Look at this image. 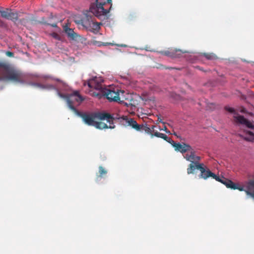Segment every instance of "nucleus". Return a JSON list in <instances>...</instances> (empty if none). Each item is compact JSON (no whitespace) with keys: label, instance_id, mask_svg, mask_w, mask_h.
Wrapping results in <instances>:
<instances>
[{"label":"nucleus","instance_id":"nucleus-25","mask_svg":"<svg viewBox=\"0 0 254 254\" xmlns=\"http://www.w3.org/2000/svg\"><path fill=\"white\" fill-rule=\"evenodd\" d=\"M203 55L209 60H215L218 58L216 55L213 53H204Z\"/></svg>","mask_w":254,"mask_h":254},{"label":"nucleus","instance_id":"nucleus-29","mask_svg":"<svg viewBox=\"0 0 254 254\" xmlns=\"http://www.w3.org/2000/svg\"><path fill=\"white\" fill-rule=\"evenodd\" d=\"M225 110L226 111H227L228 112H230L231 113H233L235 115L236 114V113L235 110L233 108H232L229 107H226L225 108Z\"/></svg>","mask_w":254,"mask_h":254},{"label":"nucleus","instance_id":"nucleus-26","mask_svg":"<svg viewBox=\"0 0 254 254\" xmlns=\"http://www.w3.org/2000/svg\"><path fill=\"white\" fill-rule=\"evenodd\" d=\"M10 11H11V10L8 8H7L5 10H0L1 17L8 19Z\"/></svg>","mask_w":254,"mask_h":254},{"label":"nucleus","instance_id":"nucleus-35","mask_svg":"<svg viewBox=\"0 0 254 254\" xmlns=\"http://www.w3.org/2000/svg\"><path fill=\"white\" fill-rule=\"evenodd\" d=\"M155 126H152L151 127H150V128H151L152 129V133L154 132V128H155Z\"/></svg>","mask_w":254,"mask_h":254},{"label":"nucleus","instance_id":"nucleus-28","mask_svg":"<svg viewBox=\"0 0 254 254\" xmlns=\"http://www.w3.org/2000/svg\"><path fill=\"white\" fill-rule=\"evenodd\" d=\"M161 53L162 55H165V56H167L168 57L171 58V56L172 55H171L172 54V49H169L168 50L162 51V52H161Z\"/></svg>","mask_w":254,"mask_h":254},{"label":"nucleus","instance_id":"nucleus-9","mask_svg":"<svg viewBox=\"0 0 254 254\" xmlns=\"http://www.w3.org/2000/svg\"><path fill=\"white\" fill-rule=\"evenodd\" d=\"M172 146L175 148L176 151H179L182 154L188 152L189 150L191 149V147L190 145L185 143L181 144L174 141Z\"/></svg>","mask_w":254,"mask_h":254},{"label":"nucleus","instance_id":"nucleus-3","mask_svg":"<svg viewBox=\"0 0 254 254\" xmlns=\"http://www.w3.org/2000/svg\"><path fill=\"white\" fill-rule=\"evenodd\" d=\"M22 78L21 72L15 69L8 63L0 61V81L20 82Z\"/></svg>","mask_w":254,"mask_h":254},{"label":"nucleus","instance_id":"nucleus-22","mask_svg":"<svg viewBox=\"0 0 254 254\" xmlns=\"http://www.w3.org/2000/svg\"><path fill=\"white\" fill-rule=\"evenodd\" d=\"M67 105L68 106V107L72 110L73 111L76 115L78 116V113H80V112H79V111H78L75 108V107L73 106V103L71 101V100L69 98H68L67 99Z\"/></svg>","mask_w":254,"mask_h":254},{"label":"nucleus","instance_id":"nucleus-7","mask_svg":"<svg viewBox=\"0 0 254 254\" xmlns=\"http://www.w3.org/2000/svg\"><path fill=\"white\" fill-rule=\"evenodd\" d=\"M234 118L235 122L245 125L249 129H254L253 123L245 118L244 116L240 115L234 116Z\"/></svg>","mask_w":254,"mask_h":254},{"label":"nucleus","instance_id":"nucleus-24","mask_svg":"<svg viewBox=\"0 0 254 254\" xmlns=\"http://www.w3.org/2000/svg\"><path fill=\"white\" fill-rule=\"evenodd\" d=\"M35 85L37 87L42 89H54L55 87L53 85L51 84L44 85L40 83L35 84Z\"/></svg>","mask_w":254,"mask_h":254},{"label":"nucleus","instance_id":"nucleus-2","mask_svg":"<svg viewBox=\"0 0 254 254\" xmlns=\"http://www.w3.org/2000/svg\"><path fill=\"white\" fill-rule=\"evenodd\" d=\"M96 4H92L90 7V11H86L83 13V17L80 19L79 24H81L86 29L90 27L91 22L94 20V17L91 13L95 16L100 17L101 16L105 15L108 13L112 7L111 5L109 9L104 8L103 6L106 4L104 3H98V0H96Z\"/></svg>","mask_w":254,"mask_h":254},{"label":"nucleus","instance_id":"nucleus-10","mask_svg":"<svg viewBox=\"0 0 254 254\" xmlns=\"http://www.w3.org/2000/svg\"><path fill=\"white\" fill-rule=\"evenodd\" d=\"M202 163H199V162L191 163L187 168L188 174H194L195 170L196 169L199 170L201 169V165Z\"/></svg>","mask_w":254,"mask_h":254},{"label":"nucleus","instance_id":"nucleus-31","mask_svg":"<svg viewBox=\"0 0 254 254\" xmlns=\"http://www.w3.org/2000/svg\"><path fill=\"white\" fill-rule=\"evenodd\" d=\"M52 36L57 39V40H60V36L59 34H58L57 33H53L52 34Z\"/></svg>","mask_w":254,"mask_h":254},{"label":"nucleus","instance_id":"nucleus-14","mask_svg":"<svg viewBox=\"0 0 254 254\" xmlns=\"http://www.w3.org/2000/svg\"><path fill=\"white\" fill-rule=\"evenodd\" d=\"M154 135L155 136L162 138L166 140L167 142L170 143L172 145H173L174 141H173L171 138L168 137L166 134L159 132L158 131L154 132Z\"/></svg>","mask_w":254,"mask_h":254},{"label":"nucleus","instance_id":"nucleus-8","mask_svg":"<svg viewBox=\"0 0 254 254\" xmlns=\"http://www.w3.org/2000/svg\"><path fill=\"white\" fill-rule=\"evenodd\" d=\"M184 157L187 161L191 163L199 162L201 157L195 155V152L193 148L189 150V151L184 155Z\"/></svg>","mask_w":254,"mask_h":254},{"label":"nucleus","instance_id":"nucleus-6","mask_svg":"<svg viewBox=\"0 0 254 254\" xmlns=\"http://www.w3.org/2000/svg\"><path fill=\"white\" fill-rule=\"evenodd\" d=\"M87 84L89 88L96 90L94 92L103 93V90L106 88L102 84L101 80L97 77L89 80Z\"/></svg>","mask_w":254,"mask_h":254},{"label":"nucleus","instance_id":"nucleus-1","mask_svg":"<svg viewBox=\"0 0 254 254\" xmlns=\"http://www.w3.org/2000/svg\"><path fill=\"white\" fill-rule=\"evenodd\" d=\"M78 116L82 118L83 122L87 125L95 127L96 128H114V118L108 113L100 112L78 113Z\"/></svg>","mask_w":254,"mask_h":254},{"label":"nucleus","instance_id":"nucleus-27","mask_svg":"<svg viewBox=\"0 0 254 254\" xmlns=\"http://www.w3.org/2000/svg\"><path fill=\"white\" fill-rule=\"evenodd\" d=\"M107 173V171L102 166H99V175L97 176V179L98 178H102L103 176Z\"/></svg>","mask_w":254,"mask_h":254},{"label":"nucleus","instance_id":"nucleus-21","mask_svg":"<svg viewBox=\"0 0 254 254\" xmlns=\"http://www.w3.org/2000/svg\"><path fill=\"white\" fill-rule=\"evenodd\" d=\"M70 98H73L75 97L74 99L77 102H81L84 100L83 98L79 94L78 92L74 91L72 94L70 95Z\"/></svg>","mask_w":254,"mask_h":254},{"label":"nucleus","instance_id":"nucleus-15","mask_svg":"<svg viewBox=\"0 0 254 254\" xmlns=\"http://www.w3.org/2000/svg\"><path fill=\"white\" fill-rule=\"evenodd\" d=\"M172 55L171 56L172 58H179L181 57L183 54L188 53L187 51H183L180 49H172Z\"/></svg>","mask_w":254,"mask_h":254},{"label":"nucleus","instance_id":"nucleus-38","mask_svg":"<svg viewBox=\"0 0 254 254\" xmlns=\"http://www.w3.org/2000/svg\"><path fill=\"white\" fill-rule=\"evenodd\" d=\"M107 2L110 4L111 3L112 0H107Z\"/></svg>","mask_w":254,"mask_h":254},{"label":"nucleus","instance_id":"nucleus-12","mask_svg":"<svg viewBox=\"0 0 254 254\" xmlns=\"http://www.w3.org/2000/svg\"><path fill=\"white\" fill-rule=\"evenodd\" d=\"M64 30L67 36L72 40H75L78 36L72 29L68 28L67 25L64 27Z\"/></svg>","mask_w":254,"mask_h":254},{"label":"nucleus","instance_id":"nucleus-17","mask_svg":"<svg viewBox=\"0 0 254 254\" xmlns=\"http://www.w3.org/2000/svg\"><path fill=\"white\" fill-rule=\"evenodd\" d=\"M128 101L125 102V105L128 106H134L135 107L137 104L136 100H135L132 95H128Z\"/></svg>","mask_w":254,"mask_h":254},{"label":"nucleus","instance_id":"nucleus-40","mask_svg":"<svg viewBox=\"0 0 254 254\" xmlns=\"http://www.w3.org/2000/svg\"><path fill=\"white\" fill-rule=\"evenodd\" d=\"M45 78H50V77L49 76H45Z\"/></svg>","mask_w":254,"mask_h":254},{"label":"nucleus","instance_id":"nucleus-11","mask_svg":"<svg viewBox=\"0 0 254 254\" xmlns=\"http://www.w3.org/2000/svg\"><path fill=\"white\" fill-rule=\"evenodd\" d=\"M126 123L127 124V125L131 127L132 128L134 129L136 131H141V125L138 124L136 121L132 118H127L126 119Z\"/></svg>","mask_w":254,"mask_h":254},{"label":"nucleus","instance_id":"nucleus-20","mask_svg":"<svg viewBox=\"0 0 254 254\" xmlns=\"http://www.w3.org/2000/svg\"><path fill=\"white\" fill-rule=\"evenodd\" d=\"M245 136L244 137L245 140L249 141H254V133L249 130H246Z\"/></svg>","mask_w":254,"mask_h":254},{"label":"nucleus","instance_id":"nucleus-13","mask_svg":"<svg viewBox=\"0 0 254 254\" xmlns=\"http://www.w3.org/2000/svg\"><path fill=\"white\" fill-rule=\"evenodd\" d=\"M247 194L254 198V181H250L247 185V190H246Z\"/></svg>","mask_w":254,"mask_h":254},{"label":"nucleus","instance_id":"nucleus-16","mask_svg":"<svg viewBox=\"0 0 254 254\" xmlns=\"http://www.w3.org/2000/svg\"><path fill=\"white\" fill-rule=\"evenodd\" d=\"M90 26L91 27H88L87 30L93 32H98L100 29V23L95 22L94 20L91 22Z\"/></svg>","mask_w":254,"mask_h":254},{"label":"nucleus","instance_id":"nucleus-30","mask_svg":"<svg viewBox=\"0 0 254 254\" xmlns=\"http://www.w3.org/2000/svg\"><path fill=\"white\" fill-rule=\"evenodd\" d=\"M7 27V24L6 23L3 21L2 20L0 19V27L1 28H6Z\"/></svg>","mask_w":254,"mask_h":254},{"label":"nucleus","instance_id":"nucleus-37","mask_svg":"<svg viewBox=\"0 0 254 254\" xmlns=\"http://www.w3.org/2000/svg\"><path fill=\"white\" fill-rule=\"evenodd\" d=\"M173 134H174V135L176 136L178 138H179V137L177 135V133L176 132L174 131L173 133H172Z\"/></svg>","mask_w":254,"mask_h":254},{"label":"nucleus","instance_id":"nucleus-32","mask_svg":"<svg viewBox=\"0 0 254 254\" xmlns=\"http://www.w3.org/2000/svg\"><path fill=\"white\" fill-rule=\"evenodd\" d=\"M5 55L9 57H14L13 53H12L10 51H6L5 52Z\"/></svg>","mask_w":254,"mask_h":254},{"label":"nucleus","instance_id":"nucleus-33","mask_svg":"<svg viewBox=\"0 0 254 254\" xmlns=\"http://www.w3.org/2000/svg\"><path fill=\"white\" fill-rule=\"evenodd\" d=\"M160 130H163L165 131L166 133L171 134V133L167 130V128L166 126H164V128L162 129L160 128Z\"/></svg>","mask_w":254,"mask_h":254},{"label":"nucleus","instance_id":"nucleus-39","mask_svg":"<svg viewBox=\"0 0 254 254\" xmlns=\"http://www.w3.org/2000/svg\"><path fill=\"white\" fill-rule=\"evenodd\" d=\"M58 94L61 97H63V95L60 93L59 92Z\"/></svg>","mask_w":254,"mask_h":254},{"label":"nucleus","instance_id":"nucleus-19","mask_svg":"<svg viewBox=\"0 0 254 254\" xmlns=\"http://www.w3.org/2000/svg\"><path fill=\"white\" fill-rule=\"evenodd\" d=\"M141 131H144L145 133L150 135L151 137L153 138L155 135L154 133H152L151 128L149 127L146 124H141Z\"/></svg>","mask_w":254,"mask_h":254},{"label":"nucleus","instance_id":"nucleus-18","mask_svg":"<svg viewBox=\"0 0 254 254\" xmlns=\"http://www.w3.org/2000/svg\"><path fill=\"white\" fill-rule=\"evenodd\" d=\"M120 100H119L120 103H122L123 104H125V102L128 101V95H131L130 94L126 93L124 91L120 90Z\"/></svg>","mask_w":254,"mask_h":254},{"label":"nucleus","instance_id":"nucleus-34","mask_svg":"<svg viewBox=\"0 0 254 254\" xmlns=\"http://www.w3.org/2000/svg\"><path fill=\"white\" fill-rule=\"evenodd\" d=\"M49 25H50L53 27H57V24L56 23H54L52 24H48Z\"/></svg>","mask_w":254,"mask_h":254},{"label":"nucleus","instance_id":"nucleus-5","mask_svg":"<svg viewBox=\"0 0 254 254\" xmlns=\"http://www.w3.org/2000/svg\"><path fill=\"white\" fill-rule=\"evenodd\" d=\"M120 90L118 89H112L111 88H106L103 90V93L100 92H93L92 95L93 96L96 97L99 99L105 96L110 101H114L119 102L120 100Z\"/></svg>","mask_w":254,"mask_h":254},{"label":"nucleus","instance_id":"nucleus-41","mask_svg":"<svg viewBox=\"0 0 254 254\" xmlns=\"http://www.w3.org/2000/svg\"><path fill=\"white\" fill-rule=\"evenodd\" d=\"M198 69H199V70H202V69H201V68H198Z\"/></svg>","mask_w":254,"mask_h":254},{"label":"nucleus","instance_id":"nucleus-4","mask_svg":"<svg viewBox=\"0 0 254 254\" xmlns=\"http://www.w3.org/2000/svg\"><path fill=\"white\" fill-rule=\"evenodd\" d=\"M199 171H200V174L199 177L200 178H203V179L206 180L209 177H211L217 181L221 182L222 184L225 185L228 188H230L233 190L238 189L241 191L244 190L243 187H238L236 184L234 183L232 181L227 179L223 176H217L207 169L203 163L201 165V169H200Z\"/></svg>","mask_w":254,"mask_h":254},{"label":"nucleus","instance_id":"nucleus-23","mask_svg":"<svg viewBox=\"0 0 254 254\" xmlns=\"http://www.w3.org/2000/svg\"><path fill=\"white\" fill-rule=\"evenodd\" d=\"M18 18V13L17 12H11V11H10L8 19L10 20L15 22L17 20Z\"/></svg>","mask_w":254,"mask_h":254},{"label":"nucleus","instance_id":"nucleus-36","mask_svg":"<svg viewBox=\"0 0 254 254\" xmlns=\"http://www.w3.org/2000/svg\"><path fill=\"white\" fill-rule=\"evenodd\" d=\"M241 112H242V113H245L246 112V110L245 108H243L241 110Z\"/></svg>","mask_w":254,"mask_h":254}]
</instances>
